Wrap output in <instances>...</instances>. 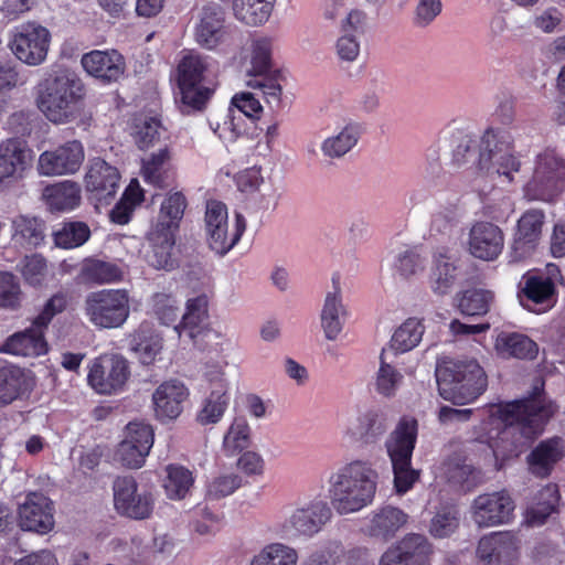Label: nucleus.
<instances>
[{"label": "nucleus", "mask_w": 565, "mask_h": 565, "mask_svg": "<svg viewBox=\"0 0 565 565\" xmlns=\"http://www.w3.org/2000/svg\"><path fill=\"white\" fill-rule=\"evenodd\" d=\"M211 127L220 139L230 143L234 142L244 132V119L236 114V110L230 108L222 120L217 121L215 126L211 124Z\"/></svg>", "instance_id": "69168bd1"}, {"label": "nucleus", "mask_w": 565, "mask_h": 565, "mask_svg": "<svg viewBox=\"0 0 565 565\" xmlns=\"http://www.w3.org/2000/svg\"><path fill=\"white\" fill-rule=\"evenodd\" d=\"M521 551L520 535L501 531L483 535L478 542L476 556L480 565H516Z\"/></svg>", "instance_id": "dca6fc26"}, {"label": "nucleus", "mask_w": 565, "mask_h": 565, "mask_svg": "<svg viewBox=\"0 0 565 565\" xmlns=\"http://www.w3.org/2000/svg\"><path fill=\"white\" fill-rule=\"evenodd\" d=\"M450 164L454 169H475L478 177L502 183L513 182L521 167L510 145L503 142L493 129H488L480 140L469 135L460 136L452 149Z\"/></svg>", "instance_id": "f03ea898"}, {"label": "nucleus", "mask_w": 565, "mask_h": 565, "mask_svg": "<svg viewBox=\"0 0 565 565\" xmlns=\"http://www.w3.org/2000/svg\"><path fill=\"white\" fill-rule=\"evenodd\" d=\"M424 326L420 320L409 318L404 321L393 333L390 344L385 348L394 355L408 352L422 341Z\"/></svg>", "instance_id": "c03bdc74"}, {"label": "nucleus", "mask_w": 565, "mask_h": 565, "mask_svg": "<svg viewBox=\"0 0 565 565\" xmlns=\"http://www.w3.org/2000/svg\"><path fill=\"white\" fill-rule=\"evenodd\" d=\"M275 39L270 35L254 33L237 52L236 60L248 77L269 75L273 67Z\"/></svg>", "instance_id": "a211bd4d"}, {"label": "nucleus", "mask_w": 565, "mask_h": 565, "mask_svg": "<svg viewBox=\"0 0 565 565\" xmlns=\"http://www.w3.org/2000/svg\"><path fill=\"white\" fill-rule=\"evenodd\" d=\"M275 2L276 0H233V13L247 25H262L270 18Z\"/></svg>", "instance_id": "49530a36"}, {"label": "nucleus", "mask_w": 565, "mask_h": 565, "mask_svg": "<svg viewBox=\"0 0 565 565\" xmlns=\"http://www.w3.org/2000/svg\"><path fill=\"white\" fill-rule=\"evenodd\" d=\"M441 475L448 482L463 489H471L481 481L480 471L460 458H451L444 462Z\"/></svg>", "instance_id": "3c124183"}, {"label": "nucleus", "mask_w": 565, "mask_h": 565, "mask_svg": "<svg viewBox=\"0 0 565 565\" xmlns=\"http://www.w3.org/2000/svg\"><path fill=\"white\" fill-rule=\"evenodd\" d=\"M153 429L141 422L129 423L124 430V438L114 452V460L122 467L139 469L153 446Z\"/></svg>", "instance_id": "2eb2a0df"}, {"label": "nucleus", "mask_w": 565, "mask_h": 565, "mask_svg": "<svg viewBox=\"0 0 565 565\" xmlns=\"http://www.w3.org/2000/svg\"><path fill=\"white\" fill-rule=\"evenodd\" d=\"M388 349H382L380 366L375 374V391L384 397H393L401 387L404 376L388 362Z\"/></svg>", "instance_id": "8fccbe9b"}, {"label": "nucleus", "mask_w": 565, "mask_h": 565, "mask_svg": "<svg viewBox=\"0 0 565 565\" xmlns=\"http://www.w3.org/2000/svg\"><path fill=\"white\" fill-rule=\"evenodd\" d=\"M84 183L92 200L98 204H109L119 190L120 173L116 167L96 158L89 161Z\"/></svg>", "instance_id": "4be33fe9"}, {"label": "nucleus", "mask_w": 565, "mask_h": 565, "mask_svg": "<svg viewBox=\"0 0 565 565\" xmlns=\"http://www.w3.org/2000/svg\"><path fill=\"white\" fill-rule=\"evenodd\" d=\"M321 327L328 340H335L341 333L347 309L342 303L341 290L333 279V291L327 294L321 310Z\"/></svg>", "instance_id": "f704fd0d"}, {"label": "nucleus", "mask_w": 565, "mask_h": 565, "mask_svg": "<svg viewBox=\"0 0 565 565\" xmlns=\"http://www.w3.org/2000/svg\"><path fill=\"white\" fill-rule=\"evenodd\" d=\"M564 446L559 438L541 441L529 455L531 471L540 477L550 475L554 465L563 457Z\"/></svg>", "instance_id": "58836bf2"}, {"label": "nucleus", "mask_w": 565, "mask_h": 565, "mask_svg": "<svg viewBox=\"0 0 565 565\" xmlns=\"http://www.w3.org/2000/svg\"><path fill=\"white\" fill-rule=\"evenodd\" d=\"M564 180L565 161L554 150H545L536 157L524 194L530 200L550 202L561 193Z\"/></svg>", "instance_id": "9b49d317"}, {"label": "nucleus", "mask_w": 565, "mask_h": 565, "mask_svg": "<svg viewBox=\"0 0 565 565\" xmlns=\"http://www.w3.org/2000/svg\"><path fill=\"white\" fill-rule=\"evenodd\" d=\"M129 375L128 361L122 355L108 353L90 362L87 381L96 393L113 395L124 390Z\"/></svg>", "instance_id": "4468645a"}, {"label": "nucleus", "mask_w": 565, "mask_h": 565, "mask_svg": "<svg viewBox=\"0 0 565 565\" xmlns=\"http://www.w3.org/2000/svg\"><path fill=\"white\" fill-rule=\"evenodd\" d=\"M250 426L244 416L233 418L223 437V451L226 456H235L247 449L250 444Z\"/></svg>", "instance_id": "864d4df0"}, {"label": "nucleus", "mask_w": 565, "mask_h": 565, "mask_svg": "<svg viewBox=\"0 0 565 565\" xmlns=\"http://www.w3.org/2000/svg\"><path fill=\"white\" fill-rule=\"evenodd\" d=\"M343 546L338 541H330L313 551L302 565H341Z\"/></svg>", "instance_id": "774afa93"}, {"label": "nucleus", "mask_w": 565, "mask_h": 565, "mask_svg": "<svg viewBox=\"0 0 565 565\" xmlns=\"http://www.w3.org/2000/svg\"><path fill=\"white\" fill-rule=\"evenodd\" d=\"M231 402V394H209L201 403L195 419L201 426L215 425L222 420Z\"/></svg>", "instance_id": "13d9d810"}, {"label": "nucleus", "mask_w": 565, "mask_h": 565, "mask_svg": "<svg viewBox=\"0 0 565 565\" xmlns=\"http://www.w3.org/2000/svg\"><path fill=\"white\" fill-rule=\"evenodd\" d=\"M18 523L24 531L46 534L53 530V502L41 492H30L18 505Z\"/></svg>", "instance_id": "aec40b11"}, {"label": "nucleus", "mask_w": 565, "mask_h": 565, "mask_svg": "<svg viewBox=\"0 0 565 565\" xmlns=\"http://www.w3.org/2000/svg\"><path fill=\"white\" fill-rule=\"evenodd\" d=\"M380 475L369 460L353 459L338 467L328 479L330 508L339 515L358 513L376 497Z\"/></svg>", "instance_id": "7ed1b4c3"}, {"label": "nucleus", "mask_w": 565, "mask_h": 565, "mask_svg": "<svg viewBox=\"0 0 565 565\" xmlns=\"http://www.w3.org/2000/svg\"><path fill=\"white\" fill-rule=\"evenodd\" d=\"M120 278L121 271L116 265L97 259L86 260L77 276L78 281L86 285L111 284Z\"/></svg>", "instance_id": "09e8293b"}, {"label": "nucleus", "mask_w": 565, "mask_h": 565, "mask_svg": "<svg viewBox=\"0 0 565 565\" xmlns=\"http://www.w3.org/2000/svg\"><path fill=\"white\" fill-rule=\"evenodd\" d=\"M544 218L545 215L540 210H529L521 216L512 244L515 260L525 258L535 249L542 234Z\"/></svg>", "instance_id": "c85d7f7f"}, {"label": "nucleus", "mask_w": 565, "mask_h": 565, "mask_svg": "<svg viewBox=\"0 0 565 565\" xmlns=\"http://www.w3.org/2000/svg\"><path fill=\"white\" fill-rule=\"evenodd\" d=\"M194 36L198 44L207 50L218 46L224 38V11L221 6L204 2L198 8Z\"/></svg>", "instance_id": "bb28decb"}, {"label": "nucleus", "mask_w": 565, "mask_h": 565, "mask_svg": "<svg viewBox=\"0 0 565 565\" xmlns=\"http://www.w3.org/2000/svg\"><path fill=\"white\" fill-rule=\"evenodd\" d=\"M166 477L162 481V488L166 497L173 501L184 500L191 492L195 483V475L189 468L170 463L164 468Z\"/></svg>", "instance_id": "ea45409f"}, {"label": "nucleus", "mask_w": 565, "mask_h": 565, "mask_svg": "<svg viewBox=\"0 0 565 565\" xmlns=\"http://www.w3.org/2000/svg\"><path fill=\"white\" fill-rule=\"evenodd\" d=\"M148 241L150 250L147 254L149 265L157 269L169 270L174 267L172 248L174 245V235L159 231L149 230Z\"/></svg>", "instance_id": "37998d69"}, {"label": "nucleus", "mask_w": 565, "mask_h": 565, "mask_svg": "<svg viewBox=\"0 0 565 565\" xmlns=\"http://www.w3.org/2000/svg\"><path fill=\"white\" fill-rule=\"evenodd\" d=\"M495 348L505 358L533 359L539 352L537 344L521 333L502 332L497 338Z\"/></svg>", "instance_id": "de8ad7c7"}, {"label": "nucleus", "mask_w": 565, "mask_h": 565, "mask_svg": "<svg viewBox=\"0 0 565 565\" xmlns=\"http://www.w3.org/2000/svg\"><path fill=\"white\" fill-rule=\"evenodd\" d=\"M11 239L21 247H38L44 241V225L36 217L18 215L11 221Z\"/></svg>", "instance_id": "79ce46f5"}, {"label": "nucleus", "mask_w": 565, "mask_h": 565, "mask_svg": "<svg viewBox=\"0 0 565 565\" xmlns=\"http://www.w3.org/2000/svg\"><path fill=\"white\" fill-rule=\"evenodd\" d=\"M555 411V405L540 394L492 405L484 441L490 444L497 461L518 457L543 431Z\"/></svg>", "instance_id": "f257e3e1"}, {"label": "nucleus", "mask_w": 565, "mask_h": 565, "mask_svg": "<svg viewBox=\"0 0 565 565\" xmlns=\"http://www.w3.org/2000/svg\"><path fill=\"white\" fill-rule=\"evenodd\" d=\"M559 492L556 484L548 483L537 490L530 499L525 521L531 526H540L557 511Z\"/></svg>", "instance_id": "473e14b6"}, {"label": "nucleus", "mask_w": 565, "mask_h": 565, "mask_svg": "<svg viewBox=\"0 0 565 565\" xmlns=\"http://www.w3.org/2000/svg\"><path fill=\"white\" fill-rule=\"evenodd\" d=\"M50 41L51 33L45 26L36 22H25L12 30L9 46L19 61L38 66L46 58Z\"/></svg>", "instance_id": "f8f14e48"}, {"label": "nucleus", "mask_w": 565, "mask_h": 565, "mask_svg": "<svg viewBox=\"0 0 565 565\" xmlns=\"http://www.w3.org/2000/svg\"><path fill=\"white\" fill-rule=\"evenodd\" d=\"M361 137V127L355 122H348L334 135L326 138L321 143L323 156L339 159L351 151Z\"/></svg>", "instance_id": "a19ab883"}, {"label": "nucleus", "mask_w": 565, "mask_h": 565, "mask_svg": "<svg viewBox=\"0 0 565 565\" xmlns=\"http://www.w3.org/2000/svg\"><path fill=\"white\" fill-rule=\"evenodd\" d=\"M436 377L440 396L454 404L471 403L487 387V375L473 359L444 361Z\"/></svg>", "instance_id": "39448f33"}, {"label": "nucleus", "mask_w": 565, "mask_h": 565, "mask_svg": "<svg viewBox=\"0 0 565 565\" xmlns=\"http://www.w3.org/2000/svg\"><path fill=\"white\" fill-rule=\"evenodd\" d=\"M186 199L182 192H170L160 204L159 213L150 230L175 234L186 209Z\"/></svg>", "instance_id": "72a5a7b5"}, {"label": "nucleus", "mask_w": 565, "mask_h": 565, "mask_svg": "<svg viewBox=\"0 0 565 565\" xmlns=\"http://www.w3.org/2000/svg\"><path fill=\"white\" fill-rule=\"evenodd\" d=\"M548 276L531 275L524 277L521 305L527 310L541 313L552 308L555 303V286L553 277L558 274L554 265L547 266Z\"/></svg>", "instance_id": "5701e85b"}, {"label": "nucleus", "mask_w": 565, "mask_h": 565, "mask_svg": "<svg viewBox=\"0 0 565 565\" xmlns=\"http://www.w3.org/2000/svg\"><path fill=\"white\" fill-rule=\"evenodd\" d=\"M299 559L295 547L275 542L265 545L250 561V565H297Z\"/></svg>", "instance_id": "603ef678"}, {"label": "nucleus", "mask_w": 565, "mask_h": 565, "mask_svg": "<svg viewBox=\"0 0 565 565\" xmlns=\"http://www.w3.org/2000/svg\"><path fill=\"white\" fill-rule=\"evenodd\" d=\"M172 158L173 151L168 145L145 158L141 164L145 182L158 188L168 186L173 180Z\"/></svg>", "instance_id": "2f4dec72"}, {"label": "nucleus", "mask_w": 565, "mask_h": 565, "mask_svg": "<svg viewBox=\"0 0 565 565\" xmlns=\"http://www.w3.org/2000/svg\"><path fill=\"white\" fill-rule=\"evenodd\" d=\"M204 230L210 248L225 255L239 242L246 230V220L237 213L231 225L227 206L221 201L210 200L205 205Z\"/></svg>", "instance_id": "1a4fd4ad"}, {"label": "nucleus", "mask_w": 565, "mask_h": 565, "mask_svg": "<svg viewBox=\"0 0 565 565\" xmlns=\"http://www.w3.org/2000/svg\"><path fill=\"white\" fill-rule=\"evenodd\" d=\"M47 351L42 333L32 327L10 335L1 345L0 352L11 355L39 356Z\"/></svg>", "instance_id": "c9c22d12"}, {"label": "nucleus", "mask_w": 565, "mask_h": 565, "mask_svg": "<svg viewBox=\"0 0 565 565\" xmlns=\"http://www.w3.org/2000/svg\"><path fill=\"white\" fill-rule=\"evenodd\" d=\"M83 97L84 87L79 79L62 72L38 85L35 104L50 122L66 125L79 117Z\"/></svg>", "instance_id": "20e7f679"}, {"label": "nucleus", "mask_w": 565, "mask_h": 565, "mask_svg": "<svg viewBox=\"0 0 565 565\" xmlns=\"http://www.w3.org/2000/svg\"><path fill=\"white\" fill-rule=\"evenodd\" d=\"M386 429L384 416L375 409L358 411L347 417L342 429L343 439L348 444L370 440L382 435Z\"/></svg>", "instance_id": "cd10ccee"}, {"label": "nucleus", "mask_w": 565, "mask_h": 565, "mask_svg": "<svg viewBox=\"0 0 565 565\" xmlns=\"http://www.w3.org/2000/svg\"><path fill=\"white\" fill-rule=\"evenodd\" d=\"M152 311L161 323H174L180 316V301L170 294L158 292L152 297Z\"/></svg>", "instance_id": "0e129e2a"}, {"label": "nucleus", "mask_w": 565, "mask_h": 565, "mask_svg": "<svg viewBox=\"0 0 565 565\" xmlns=\"http://www.w3.org/2000/svg\"><path fill=\"white\" fill-rule=\"evenodd\" d=\"M493 294L484 289L466 290L459 298L458 308L467 316H481L489 311Z\"/></svg>", "instance_id": "680f3d73"}, {"label": "nucleus", "mask_w": 565, "mask_h": 565, "mask_svg": "<svg viewBox=\"0 0 565 565\" xmlns=\"http://www.w3.org/2000/svg\"><path fill=\"white\" fill-rule=\"evenodd\" d=\"M407 514L393 505L373 510L366 518L365 533L384 541L392 539L407 522Z\"/></svg>", "instance_id": "c756f323"}, {"label": "nucleus", "mask_w": 565, "mask_h": 565, "mask_svg": "<svg viewBox=\"0 0 565 565\" xmlns=\"http://www.w3.org/2000/svg\"><path fill=\"white\" fill-rule=\"evenodd\" d=\"M19 270L29 285L40 286L46 278V260L39 254L25 256L19 265Z\"/></svg>", "instance_id": "338daca9"}, {"label": "nucleus", "mask_w": 565, "mask_h": 565, "mask_svg": "<svg viewBox=\"0 0 565 565\" xmlns=\"http://www.w3.org/2000/svg\"><path fill=\"white\" fill-rule=\"evenodd\" d=\"M42 200L51 212L67 213L82 203L81 186L71 180L60 181L44 188Z\"/></svg>", "instance_id": "7c9ffc66"}, {"label": "nucleus", "mask_w": 565, "mask_h": 565, "mask_svg": "<svg viewBox=\"0 0 565 565\" xmlns=\"http://www.w3.org/2000/svg\"><path fill=\"white\" fill-rule=\"evenodd\" d=\"M132 136L136 145L143 150L153 147L160 141L161 138L166 136V129L162 127L159 119L141 116L135 121Z\"/></svg>", "instance_id": "bf43d9fd"}, {"label": "nucleus", "mask_w": 565, "mask_h": 565, "mask_svg": "<svg viewBox=\"0 0 565 565\" xmlns=\"http://www.w3.org/2000/svg\"><path fill=\"white\" fill-rule=\"evenodd\" d=\"M211 61L198 53H188L177 65V84L183 113L203 110L212 96L205 82L211 74Z\"/></svg>", "instance_id": "0eeeda50"}, {"label": "nucleus", "mask_w": 565, "mask_h": 565, "mask_svg": "<svg viewBox=\"0 0 565 565\" xmlns=\"http://www.w3.org/2000/svg\"><path fill=\"white\" fill-rule=\"evenodd\" d=\"M467 244L473 257L493 260L503 249L504 236L498 225L490 222H477L470 227Z\"/></svg>", "instance_id": "a878e982"}, {"label": "nucleus", "mask_w": 565, "mask_h": 565, "mask_svg": "<svg viewBox=\"0 0 565 565\" xmlns=\"http://www.w3.org/2000/svg\"><path fill=\"white\" fill-rule=\"evenodd\" d=\"M425 258L415 248H405L398 252L393 262L394 275L401 279H409L411 277L422 273L425 268Z\"/></svg>", "instance_id": "052dcab7"}, {"label": "nucleus", "mask_w": 565, "mask_h": 565, "mask_svg": "<svg viewBox=\"0 0 565 565\" xmlns=\"http://www.w3.org/2000/svg\"><path fill=\"white\" fill-rule=\"evenodd\" d=\"M394 546L406 565H426L428 563L431 550L423 535H407Z\"/></svg>", "instance_id": "6e6d98bb"}, {"label": "nucleus", "mask_w": 565, "mask_h": 565, "mask_svg": "<svg viewBox=\"0 0 565 565\" xmlns=\"http://www.w3.org/2000/svg\"><path fill=\"white\" fill-rule=\"evenodd\" d=\"M90 237L89 226L79 221L65 222L53 233L57 247L73 249L84 245Z\"/></svg>", "instance_id": "4d7b16f0"}, {"label": "nucleus", "mask_w": 565, "mask_h": 565, "mask_svg": "<svg viewBox=\"0 0 565 565\" xmlns=\"http://www.w3.org/2000/svg\"><path fill=\"white\" fill-rule=\"evenodd\" d=\"M417 438V420L403 417L385 440V449L394 473L397 493H406L417 481L418 472L412 468V455Z\"/></svg>", "instance_id": "423d86ee"}, {"label": "nucleus", "mask_w": 565, "mask_h": 565, "mask_svg": "<svg viewBox=\"0 0 565 565\" xmlns=\"http://www.w3.org/2000/svg\"><path fill=\"white\" fill-rule=\"evenodd\" d=\"M515 503L507 490L477 495L469 509L470 519L479 529L509 524L514 518Z\"/></svg>", "instance_id": "ddd939ff"}, {"label": "nucleus", "mask_w": 565, "mask_h": 565, "mask_svg": "<svg viewBox=\"0 0 565 565\" xmlns=\"http://www.w3.org/2000/svg\"><path fill=\"white\" fill-rule=\"evenodd\" d=\"M85 159L84 147L78 140L67 141L39 156L38 171L45 177H61L76 173Z\"/></svg>", "instance_id": "6ab92c4d"}, {"label": "nucleus", "mask_w": 565, "mask_h": 565, "mask_svg": "<svg viewBox=\"0 0 565 565\" xmlns=\"http://www.w3.org/2000/svg\"><path fill=\"white\" fill-rule=\"evenodd\" d=\"M242 486V478L235 472H223L213 477L205 488V498L218 501L232 495Z\"/></svg>", "instance_id": "e2e57ef3"}, {"label": "nucleus", "mask_w": 565, "mask_h": 565, "mask_svg": "<svg viewBox=\"0 0 565 565\" xmlns=\"http://www.w3.org/2000/svg\"><path fill=\"white\" fill-rule=\"evenodd\" d=\"M161 349V338L149 328L141 326L134 334L131 350L142 364L153 363Z\"/></svg>", "instance_id": "5fc2aeb1"}, {"label": "nucleus", "mask_w": 565, "mask_h": 565, "mask_svg": "<svg viewBox=\"0 0 565 565\" xmlns=\"http://www.w3.org/2000/svg\"><path fill=\"white\" fill-rule=\"evenodd\" d=\"M33 162V151L25 141L8 138L0 142V191L24 179Z\"/></svg>", "instance_id": "f3484780"}, {"label": "nucleus", "mask_w": 565, "mask_h": 565, "mask_svg": "<svg viewBox=\"0 0 565 565\" xmlns=\"http://www.w3.org/2000/svg\"><path fill=\"white\" fill-rule=\"evenodd\" d=\"M84 313L96 328H120L130 315L129 294L126 289L92 291L85 297Z\"/></svg>", "instance_id": "6e6552de"}, {"label": "nucleus", "mask_w": 565, "mask_h": 565, "mask_svg": "<svg viewBox=\"0 0 565 565\" xmlns=\"http://www.w3.org/2000/svg\"><path fill=\"white\" fill-rule=\"evenodd\" d=\"M332 510L327 501L313 498L300 502L281 522L279 533L287 540L312 539L331 521Z\"/></svg>", "instance_id": "9d476101"}, {"label": "nucleus", "mask_w": 565, "mask_h": 565, "mask_svg": "<svg viewBox=\"0 0 565 565\" xmlns=\"http://www.w3.org/2000/svg\"><path fill=\"white\" fill-rule=\"evenodd\" d=\"M189 396L190 391L182 381H164L152 393L156 418L161 422L177 419L183 412V404Z\"/></svg>", "instance_id": "b1692460"}, {"label": "nucleus", "mask_w": 565, "mask_h": 565, "mask_svg": "<svg viewBox=\"0 0 565 565\" xmlns=\"http://www.w3.org/2000/svg\"><path fill=\"white\" fill-rule=\"evenodd\" d=\"M209 298L206 294H200L188 298L185 311L182 315L180 323L174 326V331L181 337L185 333L194 339L200 332L203 323L207 319Z\"/></svg>", "instance_id": "4c0bfd02"}, {"label": "nucleus", "mask_w": 565, "mask_h": 565, "mask_svg": "<svg viewBox=\"0 0 565 565\" xmlns=\"http://www.w3.org/2000/svg\"><path fill=\"white\" fill-rule=\"evenodd\" d=\"M32 385L30 372L12 364L0 367V404L12 403L26 393Z\"/></svg>", "instance_id": "e433bc0d"}, {"label": "nucleus", "mask_w": 565, "mask_h": 565, "mask_svg": "<svg viewBox=\"0 0 565 565\" xmlns=\"http://www.w3.org/2000/svg\"><path fill=\"white\" fill-rule=\"evenodd\" d=\"M457 267L446 248H438L434 254L431 288L435 294L446 295L456 280Z\"/></svg>", "instance_id": "a18cd8bd"}, {"label": "nucleus", "mask_w": 565, "mask_h": 565, "mask_svg": "<svg viewBox=\"0 0 565 565\" xmlns=\"http://www.w3.org/2000/svg\"><path fill=\"white\" fill-rule=\"evenodd\" d=\"M114 504L118 513L131 519H146L150 515L153 501L149 493L138 490L132 477H119L114 481Z\"/></svg>", "instance_id": "412c9836"}, {"label": "nucleus", "mask_w": 565, "mask_h": 565, "mask_svg": "<svg viewBox=\"0 0 565 565\" xmlns=\"http://www.w3.org/2000/svg\"><path fill=\"white\" fill-rule=\"evenodd\" d=\"M81 64L92 77L105 83L117 82L125 73L126 62L116 50H94L84 54Z\"/></svg>", "instance_id": "393cba45"}]
</instances>
